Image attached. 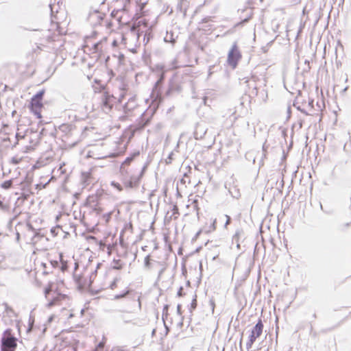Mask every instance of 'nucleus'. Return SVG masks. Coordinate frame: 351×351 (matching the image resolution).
I'll return each instance as SVG.
<instances>
[{
    "instance_id": "20",
    "label": "nucleus",
    "mask_w": 351,
    "mask_h": 351,
    "mask_svg": "<svg viewBox=\"0 0 351 351\" xmlns=\"http://www.w3.org/2000/svg\"><path fill=\"white\" fill-rule=\"evenodd\" d=\"M182 289L181 288V289H180V291H179V292H178V293L179 296H181V295H182V293H181Z\"/></svg>"
},
{
    "instance_id": "10",
    "label": "nucleus",
    "mask_w": 351,
    "mask_h": 351,
    "mask_svg": "<svg viewBox=\"0 0 351 351\" xmlns=\"http://www.w3.org/2000/svg\"><path fill=\"white\" fill-rule=\"evenodd\" d=\"M171 211H172V215H171V218L173 219L174 220L178 219V218L180 215L179 209H178V206L176 204L173 205Z\"/></svg>"
},
{
    "instance_id": "6",
    "label": "nucleus",
    "mask_w": 351,
    "mask_h": 351,
    "mask_svg": "<svg viewBox=\"0 0 351 351\" xmlns=\"http://www.w3.org/2000/svg\"><path fill=\"white\" fill-rule=\"evenodd\" d=\"M149 30L148 22L145 19H138L134 22L130 29V32L135 36L136 41L138 40L141 34H149Z\"/></svg>"
},
{
    "instance_id": "1",
    "label": "nucleus",
    "mask_w": 351,
    "mask_h": 351,
    "mask_svg": "<svg viewBox=\"0 0 351 351\" xmlns=\"http://www.w3.org/2000/svg\"><path fill=\"white\" fill-rule=\"evenodd\" d=\"M65 285L63 281L51 282L44 289V295L47 301V307L51 308L61 305L68 299L65 293Z\"/></svg>"
},
{
    "instance_id": "7",
    "label": "nucleus",
    "mask_w": 351,
    "mask_h": 351,
    "mask_svg": "<svg viewBox=\"0 0 351 351\" xmlns=\"http://www.w3.org/2000/svg\"><path fill=\"white\" fill-rule=\"evenodd\" d=\"M241 58L242 54L237 44L235 43L232 45L228 53L227 63L232 69H234Z\"/></svg>"
},
{
    "instance_id": "2",
    "label": "nucleus",
    "mask_w": 351,
    "mask_h": 351,
    "mask_svg": "<svg viewBox=\"0 0 351 351\" xmlns=\"http://www.w3.org/2000/svg\"><path fill=\"white\" fill-rule=\"evenodd\" d=\"M119 90L121 93L118 98H116L113 95H110L108 91H104L102 93L100 105L103 111L109 112L117 102H122L128 91L127 86L122 84L121 86L119 87Z\"/></svg>"
},
{
    "instance_id": "5",
    "label": "nucleus",
    "mask_w": 351,
    "mask_h": 351,
    "mask_svg": "<svg viewBox=\"0 0 351 351\" xmlns=\"http://www.w3.org/2000/svg\"><path fill=\"white\" fill-rule=\"evenodd\" d=\"M45 90H42L38 92L30 101L29 109L36 116L38 119H42V110L43 108V97Z\"/></svg>"
},
{
    "instance_id": "18",
    "label": "nucleus",
    "mask_w": 351,
    "mask_h": 351,
    "mask_svg": "<svg viewBox=\"0 0 351 351\" xmlns=\"http://www.w3.org/2000/svg\"><path fill=\"white\" fill-rule=\"evenodd\" d=\"M132 160V158H127L125 159V160L124 161V163L127 164V165H129L131 162Z\"/></svg>"
},
{
    "instance_id": "17",
    "label": "nucleus",
    "mask_w": 351,
    "mask_h": 351,
    "mask_svg": "<svg viewBox=\"0 0 351 351\" xmlns=\"http://www.w3.org/2000/svg\"><path fill=\"white\" fill-rule=\"evenodd\" d=\"M226 226H227L228 225L230 224L231 219H230V217L228 215H226Z\"/></svg>"
},
{
    "instance_id": "8",
    "label": "nucleus",
    "mask_w": 351,
    "mask_h": 351,
    "mask_svg": "<svg viewBox=\"0 0 351 351\" xmlns=\"http://www.w3.org/2000/svg\"><path fill=\"white\" fill-rule=\"evenodd\" d=\"M263 327L264 326L262 320L261 319H258L255 326L251 330L250 335L249 336L248 342L247 343L248 347H252V346L254 344L256 339L261 335Z\"/></svg>"
},
{
    "instance_id": "14",
    "label": "nucleus",
    "mask_w": 351,
    "mask_h": 351,
    "mask_svg": "<svg viewBox=\"0 0 351 351\" xmlns=\"http://www.w3.org/2000/svg\"><path fill=\"white\" fill-rule=\"evenodd\" d=\"M105 346V341H102L97 346V348L95 351H100L102 350Z\"/></svg>"
},
{
    "instance_id": "4",
    "label": "nucleus",
    "mask_w": 351,
    "mask_h": 351,
    "mask_svg": "<svg viewBox=\"0 0 351 351\" xmlns=\"http://www.w3.org/2000/svg\"><path fill=\"white\" fill-rule=\"evenodd\" d=\"M17 348V339L11 329H7L3 333L1 351H15Z\"/></svg>"
},
{
    "instance_id": "16",
    "label": "nucleus",
    "mask_w": 351,
    "mask_h": 351,
    "mask_svg": "<svg viewBox=\"0 0 351 351\" xmlns=\"http://www.w3.org/2000/svg\"><path fill=\"white\" fill-rule=\"evenodd\" d=\"M168 305H165L164 308H163V316L165 315L167 316V314H168Z\"/></svg>"
},
{
    "instance_id": "12",
    "label": "nucleus",
    "mask_w": 351,
    "mask_h": 351,
    "mask_svg": "<svg viewBox=\"0 0 351 351\" xmlns=\"http://www.w3.org/2000/svg\"><path fill=\"white\" fill-rule=\"evenodd\" d=\"M59 258L61 262V270L62 271H65L68 269V264L66 261H63L62 259V254H59Z\"/></svg>"
},
{
    "instance_id": "9",
    "label": "nucleus",
    "mask_w": 351,
    "mask_h": 351,
    "mask_svg": "<svg viewBox=\"0 0 351 351\" xmlns=\"http://www.w3.org/2000/svg\"><path fill=\"white\" fill-rule=\"evenodd\" d=\"M29 144L24 146L23 149V153H28L34 152L38 145V141L37 138L32 139L29 138Z\"/></svg>"
},
{
    "instance_id": "13",
    "label": "nucleus",
    "mask_w": 351,
    "mask_h": 351,
    "mask_svg": "<svg viewBox=\"0 0 351 351\" xmlns=\"http://www.w3.org/2000/svg\"><path fill=\"white\" fill-rule=\"evenodd\" d=\"M12 186V180L4 181L1 184V187L4 189H8L11 188Z\"/></svg>"
},
{
    "instance_id": "15",
    "label": "nucleus",
    "mask_w": 351,
    "mask_h": 351,
    "mask_svg": "<svg viewBox=\"0 0 351 351\" xmlns=\"http://www.w3.org/2000/svg\"><path fill=\"white\" fill-rule=\"evenodd\" d=\"M197 306V300L196 298L193 299L191 303V307L193 309H195Z\"/></svg>"
},
{
    "instance_id": "19",
    "label": "nucleus",
    "mask_w": 351,
    "mask_h": 351,
    "mask_svg": "<svg viewBox=\"0 0 351 351\" xmlns=\"http://www.w3.org/2000/svg\"><path fill=\"white\" fill-rule=\"evenodd\" d=\"M88 239H93V240H95V237L90 236V237H89Z\"/></svg>"
},
{
    "instance_id": "11",
    "label": "nucleus",
    "mask_w": 351,
    "mask_h": 351,
    "mask_svg": "<svg viewBox=\"0 0 351 351\" xmlns=\"http://www.w3.org/2000/svg\"><path fill=\"white\" fill-rule=\"evenodd\" d=\"M25 158H27V157L24 158L22 156H15L12 158L11 163L16 165L19 164L20 162H21L23 160H24Z\"/></svg>"
},
{
    "instance_id": "22",
    "label": "nucleus",
    "mask_w": 351,
    "mask_h": 351,
    "mask_svg": "<svg viewBox=\"0 0 351 351\" xmlns=\"http://www.w3.org/2000/svg\"><path fill=\"white\" fill-rule=\"evenodd\" d=\"M1 204H2L1 202H0V205H1Z\"/></svg>"
},
{
    "instance_id": "21",
    "label": "nucleus",
    "mask_w": 351,
    "mask_h": 351,
    "mask_svg": "<svg viewBox=\"0 0 351 351\" xmlns=\"http://www.w3.org/2000/svg\"><path fill=\"white\" fill-rule=\"evenodd\" d=\"M98 45H99V43L95 44V48H96V47H97V46H98Z\"/></svg>"
},
{
    "instance_id": "3",
    "label": "nucleus",
    "mask_w": 351,
    "mask_h": 351,
    "mask_svg": "<svg viewBox=\"0 0 351 351\" xmlns=\"http://www.w3.org/2000/svg\"><path fill=\"white\" fill-rule=\"evenodd\" d=\"M145 267L149 271H158L162 274L166 268V262L160 257L147 255L144 260Z\"/></svg>"
}]
</instances>
